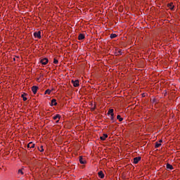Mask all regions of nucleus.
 Segmentation results:
<instances>
[{
	"instance_id": "1",
	"label": "nucleus",
	"mask_w": 180,
	"mask_h": 180,
	"mask_svg": "<svg viewBox=\"0 0 180 180\" xmlns=\"http://www.w3.org/2000/svg\"><path fill=\"white\" fill-rule=\"evenodd\" d=\"M34 37H35V39H41V32H35L34 33Z\"/></svg>"
},
{
	"instance_id": "2",
	"label": "nucleus",
	"mask_w": 180,
	"mask_h": 180,
	"mask_svg": "<svg viewBox=\"0 0 180 180\" xmlns=\"http://www.w3.org/2000/svg\"><path fill=\"white\" fill-rule=\"evenodd\" d=\"M40 63L41 64H42V65H46V64L49 63V58H44L40 60Z\"/></svg>"
},
{
	"instance_id": "3",
	"label": "nucleus",
	"mask_w": 180,
	"mask_h": 180,
	"mask_svg": "<svg viewBox=\"0 0 180 180\" xmlns=\"http://www.w3.org/2000/svg\"><path fill=\"white\" fill-rule=\"evenodd\" d=\"M72 84H73V86L77 87L79 86V80H72Z\"/></svg>"
},
{
	"instance_id": "4",
	"label": "nucleus",
	"mask_w": 180,
	"mask_h": 180,
	"mask_svg": "<svg viewBox=\"0 0 180 180\" xmlns=\"http://www.w3.org/2000/svg\"><path fill=\"white\" fill-rule=\"evenodd\" d=\"M37 89H39V87L37 86H33L32 87V91L34 95H36V94H37Z\"/></svg>"
},
{
	"instance_id": "5",
	"label": "nucleus",
	"mask_w": 180,
	"mask_h": 180,
	"mask_svg": "<svg viewBox=\"0 0 180 180\" xmlns=\"http://www.w3.org/2000/svg\"><path fill=\"white\" fill-rule=\"evenodd\" d=\"M51 106H57V100L53 98L51 102Z\"/></svg>"
},
{
	"instance_id": "6",
	"label": "nucleus",
	"mask_w": 180,
	"mask_h": 180,
	"mask_svg": "<svg viewBox=\"0 0 180 180\" xmlns=\"http://www.w3.org/2000/svg\"><path fill=\"white\" fill-rule=\"evenodd\" d=\"M141 160V157H136L134 158V164H139V161Z\"/></svg>"
},
{
	"instance_id": "7",
	"label": "nucleus",
	"mask_w": 180,
	"mask_h": 180,
	"mask_svg": "<svg viewBox=\"0 0 180 180\" xmlns=\"http://www.w3.org/2000/svg\"><path fill=\"white\" fill-rule=\"evenodd\" d=\"M168 8L171 9V11H174V8H175V6H174V4L169 3L167 4Z\"/></svg>"
},
{
	"instance_id": "8",
	"label": "nucleus",
	"mask_w": 180,
	"mask_h": 180,
	"mask_svg": "<svg viewBox=\"0 0 180 180\" xmlns=\"http://www.w3.org/2000/svg\"><path fill=\"white\" fill-rule=\"evenodd\" d=\"M80 164H86V160L82 158V156H79Z\"/></svg>"
},
{
	"instance_id": "9",
	"label": "nucleus",
	"mask_w": 180,
	"mask_h": 180,
	"mask_svg": "<svg viewBox=\"0 0 180 180\" xmlns=\"http://www.w3.org/2000/svg\"><path fill=\"white\" fill-rule=\"evenodd\" d=\"M98 176L99 178H101V179H103V178H105V174H103V171H100L98 172Z\"/></svg>"
},
{
	"instance_id": "10",
	"label": "nucleus",
	"mask_w": 180,
	"mask_h": 180,
	"mask_svg": "<svg viewBox=\"0 0 180 180\" xmlns=\"http://www.w3.org/2000/svg\"><path fill=\"white\" fill-rule=\"evenodd\" d=\"M100 139L103 141H105V140H106V139H108V134H104L102 136L100 137Z\"/></svg>"
},
{
	"instance_id": "11",
	"label": "nucleus",
	"mask_w": 180,
	"mask_h": 180,
	"mask_svg": "<svg viewBox=\"0 0 180 180\" xmlns=\"http://www.w3.org/2000/svg\"><path fill=\"white\" fill-rule=\"evenodd\" d=\"M166 168L167 169H174V167L172 166V165H171L169 163H167Z\"/></svg>"
},
{
	"instance_id": "12",
	"label": "nucleus",
	"mask_w": 180,
	"mask_h": 180,
	"mask_svg": "<svg viewBox=\"0 0 180 180\" xmlns=\"http://www.w3.org/2000/svg\"><path fill=\"white\" fill-rule=\"evenodd\" d=\"M84 39H85V35H84V34H79V37H78V39L79 40H84Z\"/></svg>"
},
{
	"instance_id": "13",
	"label": "nucleus",
	"mask_w": 180,
	"mask_h": 180,
	"mask_svg": "<svg viewBox=\"0 0 180 180\" xmlns=\"http://www.w3.org/2000/svg\"><path fill=\"white\" fill-rule=\"evenodd\" d=\"M27 148H34V143H32V142L29 143L27 144Z\"/></svg>"
},
{
	"instance_id": "14",
	"label": "nucleus",
	"mask_w": 180,
	"mask_h": 180,
	"mask_svg": "<svg viewBox=\"0 0 180 180\" xmlns=\"http://www.w3.org/2000/svg\"><path fill=\"white\" fill-rule=\"evenodd\" d=\"M26 95H27L26 93H23V94L21 95V98H22V100H23L24 101H27V98L25 97Z\"/></svg>"
},
{
	"instance_id": "15",
	"label": "nucleus",
	"mask_w": 180,
	"mask_h": 180,
	"mask_svg": "<svg viewBox=\"0 0 180 180\" xmlns=\"http://www.w3.org/2000/svg\"><path fill=\"white\" fill-rule=\"evenodd\" d=\"M114 110L113 109H110L108 112V115H110V116H115V114L113 113Z\"/></svg>"
},
{
	"instance_id": "16",
	"label": "nucleus",
	"mask_w": 180,
	"mask_h": 180,
	"mask_svg": "<svg viewBox=\"0 0 180 180\" xmlns=\"http://www.w3.org/2000/svg\"><path fill=\"white\" fill-rule=\"evenodd\" d=\"M61 116L58 114L53 117V120H57V119H60Z\"/></svg>"
},
{
	"instance_id": "17",
	"label": "nucleus",
	"mask_w": 180,
	"mask_h": 180,
	"mask_svg": "<svg viewBox=\"0 0 180 180\" xmlns=\"http://www.w3.org/2000/svg\"><path fill=\"white\" fill-rule=\"evenodd\" d=\"M116 56H122V50L120 49L115 52Z\"/></svg>"
},
{
	"instance_id": "18",
	"label": "nucleus",
	"mask_w": 180,
	"mask_h": 180,
	"mask_svg": "<svg viewBox=\"0 0 180 180\" xmlns=\"http://www.w3.org/2000/svg\"><path fill=\"white\" fill-rule=\"evenodd\" d=\"M117 119L119 120V122H123V118L120 115L117 116Z\"/></svg>"
},
{
	"instance_id": "19",
	"label": "nucleus",
	"mask_w": 180,
	"mask_h": 180,
	"mask_svg": "<svg viewBox=\"0 0 180 180\" xmlns=\"http://www.w3.org/2000/svg\"><path fill=\"white\" fill-rule=\"evenodd\" d=\"M117 37V35L116 34H110V39H115Z\"/></svg>"
},
{
	"instance_id": "20",
	"label": "nucleus",
	"mask_w": 180,
	"mask_h": 180,
	"mask_svg": "<svg viewBox=\"0 0 180 180\" xmlns=\"http://www.w3.org/2000/svg\"><path fill=\"white\" fill-rule=\"evenodd\" d=\"M50 94H51V90L47 89L45 91V95L46 94L50 95Z\"/></svg>"
},
{
	"instance_id": "21",
	"label": "nucleus",
	"mask_w": 180,
	"mask_h": 180,
	"mask_svg": "<svg viewBox=\"0 0 180 180\" xmlns=\"http://www.w3.org/2000/svg\"><path fill=\"white\" fill-rule=\"evenodd\" d=\"M39 151H40L41 153H43V151H44V149L43 148V146H41L40 148H38Z\"/></svg>"
},
{
	"instance_id": "22",
	"label": "nucleus",
	"mask_w": 180,
	"mask_h": 180,
	"mask_svg": "<svg viewBox=\"0 0 180 180\" xmlns=\"http://www.w3.org/2000/svg\"><path fill=\"white\" fill-rule=\"evenodd\" d=\"M161 146V143H158V142H156L155 143V148H158V147H160Z\"/></svg>"
},
{
	"instance_id": "23",
	"label": "nucleus",
	"mask_w": 180,
	"mask_h": 180,
	"mask_svg": "<svg viewBox=\"0 0 180 180\" xmlns=\"http://www.w3.org/2000/svg\"><path fill=\"white\" fill-rule=\"evenodd\" d=\"M18 174H21V175H23V174H25V173L22 170V169H18Z\"/></svg>"
},
{
	"instance_id": "24",
	"label": "nucleus",
	"mask_w": 180,
	"mask_h": 180,
	"mask_svg": "<svg viewBox=\"0 0 180 180\" xmlns=\"http://www.w3.org/2000/svg\"><path fill=\"white\" fill-rule=\"evenodd\" d=\"M53 64H58V60L54 58L53 59Z\"/></svg>"
},
{
	"instance_id": "25",
	"label": "nucleus",
	"mask_w": 180,
	"mask_h": 180,
	"mask_svg": "<svg viewBox=\"0 0 180 180\" xmlns=\"http://www.w3.org/2000/svg\"><path fill=\"white\" fill-rule=\"evenodd\" d=\"M110 120H114V115H110Z\"/></svg>"
},
{
	"instance_id": "26",
	"label": "nucleus",
	"mask_w": 180,
	"mask_h": 180,
	"mask_svg": "<svg viewBox=\"0 0 180 180\" xmlns=\"http://www.w3.org/2000/svg\"><path fill=\"white\" fill-rule=\"evenodd\" d=\"M152 102H153V103H155V102H156L155 98H153V99L152 100Z\"/></svg>"
},
{
	"instance_id": "27",
	"label": "nucleus",
	"mask_w": 180,
	"mask_h": 180,
	"mask_svg": "<svg viewBox=\"0 0 180 180\" xmlns=\"http://www.w3.org/2000/svg\"><path fill=\"white\" fill-rule=\"evenodd\" d=\"M162 143V140L159 141V143Z\"/></svg>"
},
{
	"instance_id": "28",
	"label": "nucleus",
	"mask_w": 180,
	"mask_h": 180,
	"mask_svg": "<svg viewBox=\"0 0 180 180\" xmlns=\"http://www.w3.org/2000/svg\"><path fill=\"white\" fill-rule=\"evenodd\" d=\"M56 123H58V121H56Z\"/></svg>"
}]
</instances>
